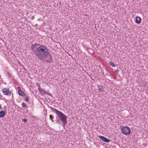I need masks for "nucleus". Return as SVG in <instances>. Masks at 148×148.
Listing matches in <instances>:
<instances>
[{
  "label": "nucleus",
  "mask_w": 148,
  "mask_h": 148,
  "mask_svg": "<svg viewBox=\"0 0 148 148\" xmlns=\"http://www.w3.org/2000/svg\"><path fill=\"white\" fill-rule=\"evenodd\" d=\"M31 50L39 59L47 62H52V57L50 55L48 57L49 53L47 48L44 46L37 43H32L31 45Z\"/></svg>",
  "instance_id": "1"
},
{
  "label": "nucleus",
  "mask_w": 148,
  "mask_h": 148,
  "mask_svg": "<svg viewBox=\"0 0 148 148\" xmlns=\"http://www.w3.org/2000/svg\"><path fill=\"white\" fill-rule=\"evenodd\" d=\"M50 109L54 112L56 113L57 116L58 117L59 119L60 120L62 121V125L64 127L65 125H66L67 121V117L66 115L64 114L62 112L58 110L55 108L49 106Z\"/></svg>",
  "instance_id": "2"
},
{
  "label": "nucleus",
  "mask_w": 148,
  "mask_h": 148,
  "mask_svg": "<svg viewBox=\"0 0 148 148\" xmlns=\"http://www.w3.org/2000/svg\"><path fill=\"white\" fill-rule=\"evenodd\" d=\"M121 131L125 135H128L131 132L130 129L128 126L123 127L121 129Z\"/></svg>",
  "instance_id": "3"
},
{
  "label": "nucleus",
  "mask_w": 148,
  "mask_h": 148,
  "mask_svg": "<svg viewBox=\"0 0 148 148\" xmlns=\"http://www.w3.org/2000/svg\"><path fill=\"white\" fill-rule=\"evenodd\" d=\"M2 91L4 95L10 96L11 92L9 90V89L8 88H4L2 89Z\"/></svg>",
  "instance_id": "4"
},
{
  "label": "nucleus",
  "mask_w": 148,
  "mask_h": 148,
  "mask_svg": "<svg viewBox=\"0 0 148 148\" xmlns=\"http://www.w3.org/2000/svg\"><path fill=\"white\" fill-rule=\"evenodd\" d=\"M99 139L105 142L109 143L110 141V140L109 139L104 136H99Z\"/></svg>",
  "instance_id": "5"
},
{
  "label": "nucleus",
  "mask_w": 148,
  "mask_h": 148,
  "mask_svg": "<svg viewBox=\"0 0 148 148\" xmlns=\"http://www.w3.org/2000/svg\"><path fill=\"white\" fill-rule=\"evenodd\" d=\"M18 92L19 95L21 96H24L25 95V94L22 91L21 89H19L18 90Z\"/></svg>",
  "instance_id": "6"
},
{
  "label": "nucleus",
  "mask_w": 148,
  "mask_h": 148,
  "mask_svg": "<svg viewBox=\"0 0 148 148\" xmlns=\"http://www.w3.org/2000/svg\"><path fill=\"white\" fill-rule=\"evenodd\" d=\"M5 114V111H0V117L3 118L4 117Z\"/></svg>",
  "instance_id": "7"
},
{
  "label": "nucleus",
  "mask_w": 148,
  "mask_h": 148,
  "mask_svg": "<svg viewBox=\"0 0 148 148\" xmlns=\"http://www.w3.org/2000/svg\"><path fill=\"white\" fill-rule=\"evenodd\" d=\"M141 20V19L139 17L137 16L136 18V23L138 24L140 23Z\"/></svg>",
  "instance_id": "8"
},
{
  "label": "nucleus",
  "mask_w": 148,
  "mask_h": 148,
  "mask_svg": "<svg viewBox=\"0 0 148 148\" xmlns=\"http://www.w3.org/2000/svg\"><path fill=\"white\" fill-rule=\"evenodd\" d=\"M98 88L99 91L101 93H103L104 92V91L103 89V88L102 87V86H98Z\"/></svg>",
  "instance_id": "9"
},
{
  "label": "nucleus",
  "mask_w": 148,
  "mask_h": 148,
  "mask_svg": "<svg viewBox=\"0 0 148 148\" xmlns=\"http://www.w3.org/2000/svg\"><path fill=\"white\" fill-rule=\"evenodd\" d=\"M25 95L23 97H25L24 98H25V100L26 101H29V97L26 94H25Z\"/></svg>",
  "instance_id": "10"
},
{
  "label": "nucleus",
  "mask_w": 148,
  "mask_h": 148,
  "mask_svg": "<svg viewBox=\"0 0 148 148\" xmlns=\"http://www.w3.org/2000/svg\"><path fill=\"white\" fill-rule=\"evenodd\" d=\"M21 104L22 105V106L23 108H27V105L26 103H23Z\"/></svg>",
  "instance_id": "11"
},
{
  "label": "nucleus",
  "mask_w": 148,
  "mask_h": 148,
  "mask_svg": "<svg viewBox=\"0 0 148 148\" xmlns=\"http://www.w3.org/2000/svg\"><path fill=\"white\" fill-rule=\"evenodd\" d=\"M109 64L111 66H112V67H115V65L113 63V62H110L109 63Z\"/></svg>",
  "instance_id": "12"
},
{
  "label": "nucleus",
  "mask_w": 148,
  "mask_h": 148,
  "mask_svg": "<svg viewBox=\"0 0 148 148\" xmlns=\"http://www.w3.org/2000/svg\"><path fill=\"white\" fill-rule=\"evenodd\" d=\"M38 90L40 92H42V91H43V89L42 88H40V86H39L38 88Z\"/></svg>",
  "instance_id": "13"
},
{
  "label": "nucleus",
  "mask_w": 148,
  "mask_h": 148,
  "mask_svg": "<svg viewBox=\"0 0 148 148\" xmlns=\"http://www.w3.org/2000/svg\"><path fill=\"white\" fill-rule=\"evenodd\" d=\"M49 118L50 119L52 120V121L53 122V117L51 115H50Z\"/></svg>",
  "instance_id": "14"
},
{
  "label": "nucleus",
  "mask_w": 148,
  "mask_h": 148,
  "mask_svg": "<svg viewBox=\"0 0 148 148\" xmlns=\"http://www.w3.org/2000/svg\"><path fill=\"white\" fill-rule=\"evenodd\" d=\"M23 121L25 123H26L27 122V120L26 119H22Z\"/></svg>",
  "instance_id": "15"
},
{
  "label": "nucleus",
  "mask_w": 148,
  "mask_h": 148,
  "mask_svg": "<svg viewBox=\"0 0 148 148\" xmlns=\"http://www.w3.org/2000/svg\"><path fill=\"white\" fill-rule=\"evenodd\" d=\"M7 74L8 75L9 77H11V74H10L9 73V72H8L7 73Z\"/></svg>",
  "instance_id": "16"
},
{
  "label": "nucleus",
  "mask_w": 148,
  "mask_h": 148,
  "mask_svg": "<svg viewBox=\"0 0 148 148\" xmlns=\"http://www.w3.org/2000/svg\"><path fill=\"white\" fill-rule=\"evenodd\" d=\"M42 93H43L44 94H45L46 93V91L45 90H43V91H42Z\"/></svg>",
  "instance_id": "17"
},
{
  "label": "nucleus",
  "mask_w": 148,
  "mask_h": 148,
  "mask_svg": "<svg viewBox=\"0 0 148 148\" xmlns=\"http://www.w3.org/2000/svg\"><path fill=\"white\" fill-rule=\"evenodd\" d=\"M143 145L145 147H146V146H147V145L146 143H143Z\"/></svg>",
  "instance_id": "18"
},
{
  "label": "nucleus",
  "mask_w": 148,
  "mask_h": 148,
  "mask_svg": "<svg viewBox=\"0 0 148 148\" xmlns=\"http://www.w3.org/2000/svg\"><path fill=\"white\" fill-rule=\"evenodd\" d=\"M115 72H116V73H118V72H119L118 70V69H117V70H116L115 71Z\"/></svg>",
  "instance_id": "19"
},
{
  "label": "nucleus",
  "mask_w": 148,
  "mask_h": 148,
  "mask_svg": "<svg viewBox=\"0 0 148 148\" xmlns=\"http://www.w3.org/2000/svg\"><path fill=\"white\" fill-rule=\"evenodd\" d=\"M57 121L58 122V123H59V122H58V120H57Z\"/></svg>",
  "instance_id": "20"
},
{
  "label": "nucleus",
  "mask_w": 148,
  "mask_h": 148,
  "mask_svg": "<svg viewBox=\"0 0 148 148\" xmlns=\"http://www.w3.org/2000/svg\"><path fill=\"white\" fill-rule=\"evenodd\" d=\"M0 108H2V107H1V105H0Z\"/></svg>",
  "instance_id": "21"
}]
</instances>
